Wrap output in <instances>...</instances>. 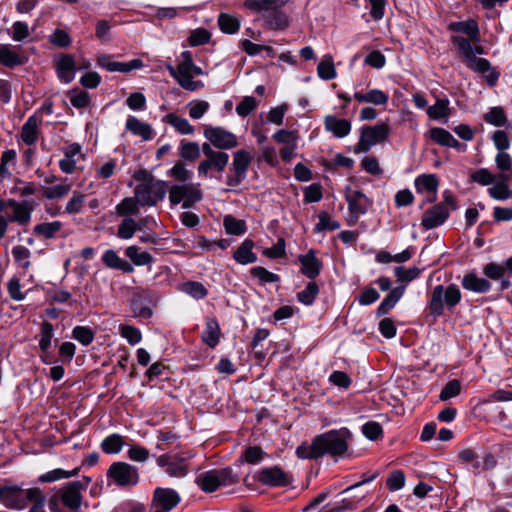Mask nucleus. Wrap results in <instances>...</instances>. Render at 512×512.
Instances as JSON below:
<instances>
[{
	"label": "nucleus",
	"mask_w": 512,
	"mask_h": 512,
	"mask_svg": "<svg viewBox=\"0 0 512 512\" xmlns=\"http://www.w3.org/2000/svg\"><path fill=\"white\" fill-rule=\"evenodd\" d=\"M448 30L466 35L452 36L451 42L457 48L466 67L475 73L482 74L490 86H494L499 78V73L491 66V63L477 55L484 54V48L480 45L481 35L477 21L467 19L455 21L448 24Z\"/></svg>",
	"instance_id": "1"
},
{
	"label": "nucleus",
	"mask_w": 512,
	"mask_h": 512,
	"mask_svg": "<svg viewBox=\"0 0 512 512\" xmlns=\"http://www.w3.org/2000/svg\"><path fill=\"white\" fill-rule=\"evenodd\" d=\"M351 433L347 428L334 429L315 437L310 444L302 443L296 449L300 459H317L326 454L343 456L349 446Z\"/></svg>",
	"instance_id": "2"
},
{
	"label": "nucleus",
	"mask_w": 512,
	"mask_h": 512,
	"mask_svg": "<svg viewBox=\"0 0 512 512\" xmlns=\"http://www.w3.org/2000/svg\"><path fill=\"white\" fill-rule=\"evenodd\" d=\"M90 482L89 478L74 480L59 488L50 498L51 512H83L81 510L82 491Z\"/></svg>",
	"instance_id": "3"
},
{
	"label": "nucleus",
	"mask_w": 512,
	"mask_h": 512,
	"mask_svg": "<svg viewBox=\"0 0 512 512\" xmlns=\"http://www.w3.org/2000/svg\"><path fill=\"white\" fill-rule=\"evenodd\" d=\"M170 75L178 84L187 91H197L204 87L200 80H193L194 76L204 75L201 67L194 64L192 53L188 50L183 51L179 57L176 67L167 66Z\"/></svg>",
	"instance_id": "4"
},
{
	"label": "nucleus",
	"mask_w": 512,
	"mask_h": 512,
	"mask_svg": "<svg viewBox=\"0 0 512 512\" xmlns=\"http://www.w3.org/2000/svg\"><path fill=\"white\" fill-rule=\"evenodd\" d=\"M134 178L139 181L134 189V195L138 197L142 206L153 207L165 198L168 192L167 182L155 179L146 171L136 173Z\"/></svg>",
	"instance_id": "5"
},
{
	"label": "nucleus",
	"mask_w": 512,
	"mask_h": 512,
	"mask_svg": "<svg viewBox=\"0 0 512 512\" xmlns=\"http://www.w3.org/2000/svg\"><path fill=\"white\" fill-rule=\"evenodd\" d=\"M461 299L462 293L456 284H439L431 291L427 308L430 315L437 318L442 316L445 310L453 311Z\"/></svg>",
	"instance_id": "6"
},
{
	"label": "nucleus",
	"mask_w": 512,
	"mask_h": 512,
	"mask_svg": "<svg viewBox=\"0 0 512 512\" xmlns=\"http://www.w3.org/2000/svg\"><path fill=\"white\" fill-rule=\"evenodd\" d=\"M239 477L230 467L213 469L199 474L196 484L205 492H214L220 486H228L237 483Z\"/></svg>",
	"instance_id": "7"
},
{
	"label": "nucleus",
	"mask_w": 512,
	"mask_h": 512,
	"mask_svg": "<svg viewBox=\"0 0 512 512\" xmlns=\"http://www.w3.org/2000/svg\"><path fill=\"white\" fill-rule=\"evenodd\" d=\"M202 152L205 156L197 167V172L201 178H211V172H224L229 162V155L224 151H217L210 147V144H202Z\"/></svg>",
	"instance_id": "8"
},
{
	"label": "nucleus",
	"mask_w": 512,
	"mask_h": 512,
	"mask_svg": "<svg viewBox=\"0 0 512 512\" xmlns=\"http://www.w3.org/2000/svg\"><path fill=\"white\" fill-rule=\"evenodd\" d=\"M203 136L210 147L217 151L232 150L239 145L238 137L222 126L204 125Z\"/></svg>",
	"instance_id": "9"
},
{
	"label": "nucleus",
	"mask_w": 512,
	"mask_h": 512,
	"mask_svg": "<svg viewBox=\"0 0 512 512\" xmlns=\"http://www.w3.org/2000/svg\"><path fill=\"white\" fill-rule=\"evenodd\" d=\"M34 205L31 202H18L13 199L0 201V211L5 214L8 222H16L19 225H28Z\"/></svg>",
	"instance_id": "10"
},
{
	"label": "nucleus",
	"mask_w": 512,
	"mask_h": 512,
	"mask_svg": "<svg viewBox=\"0 0 512 512\" xmlns=\"http://www.w3.org/2000/svg\"><path fill=\"white\" fill-rule=\"evenodd\" d=\"M390 128L386 123H378L374 126H365L361 129L359 142L355 147L356 153L368 152L376 144L387 139Z\"/></svg>",
	"instance_id": "11"
},
{
	"label": "nucleus",
	"mask_w": 512,
	"mask_h": 512,
	"mask_svg": "<svg viewBox=\"0 0 512 512\" xmlns=\"http://www.w3.org/2000/svg\"><path fill=\"white\" fill-rule=\"evenodd\" d=\"M169 201L172 205L182 203V207L188 209L202 199V192L198 186L192 183L175 184L170 188Z\"/></svg>",
	"instance_id": "12"
},
{
	"label": "nucleus",
	"mask_w": 512,
	"mask_h": 512,
	"mask_svg": "<svg viewBox=\"0 0 512 512\" xmlns=\"http://www.w3.org/2000/svg\"><path fill=\"white\" fill-rule=\"evenodd\" d=\"M35 495H38V488H0V502L9 509H24L28 505V499L33 498Z\"/></svg>",
	"instance_id": "13"
},
{
	"label": "nucleus",
	"mask_w": 512,
	"mask_h": 512,
	"mask_svg": "<svg viewBox=\"0 0 512 512\" xmlns=\"http://www.w3.org/2000/svg\"><path fill=\"white\" fill-rule=\"evenodd\" d=\"M252 161V155L245 149L233 153L232 172L226 175L225 183L229 187L239 186L246 178L247 171Z\"/></svg>",
	"instance_id": "14"
},
{
	"label": "nucleus",
	"mask_w": 512,
	"mask_h": 512,
	"mask_svg": "<svg viewBox=\"0 0 512 512\" xmlns=\"http://www.w3.org/2000/svg\"><path fill=\"white\" fill-rule=\"evenodd\" d=\"M107 475L118 486H134L139 482L138 469L126 462L111 464Z\"/></svg>",
	"instance_id": "15"
},
{
	"label": "nucleus",
	"mask_w": 512,
	"mask_h": 512,
	"mask_svg": "<svg viewBox=\"0 0 512 512\" xmlns=\"http://www.w3.org/2000/svg\"><path fill=\"white\" fill-rule=\"evenodd\" d=\"M458 457L461 463L471 465V468L475 473L493 469L497 463L492 454L487 453L482 458H479V456L470 449L462 450Z\"/></svg>",
	"instance_id": "16"
},
{
	"label": "nucleus",
	"mask_w": 512,
	"mask_h": 512,
	"mask_svg": "<svg viewBox=\"0 0 512 512\" xmlns=\"http://www.w3.org/2000/svg\"><path fill=\"white\" fill-rule=\"evenodd\" d=\"M257 479L263 485L272 487L288 486L292 482L291 476L278 466L261 469L257 473Z\"/></svg>",
	"instance_id": "17"
},
{
	"label": "nucleus",
	"mask_w": 512,
	"mask_h": 512,
	"mask_svg": "<svg viewBox=\"0 0 512 512\" xmlns=\"http://www.w3.org/2000/svg\"><path fill=\"white\" fill-rule=\"evenodd\" d=\"M27 61L28 57L20 46L0 44V65L14 68L24 65Z\"/></svg>",
	"instance_id": "18"
},
{
	"label": "nucleus",
	"mask_w": 512,
	"mask_h": 512,
	"mask_svg": "<svg viewBox=\"0 0 512 512\" xmlns=\"http://www.w3.org/2000/svg\"><path fill=\"white\" fill-rule=\"evenodd\" d=\"M97 64L99 67L106 69L109 72L128 73L132 70L140 69L143 67L141 59H132L128 62L113 61L109 55H100L97 57Z\"/></svg>",
	"instance_id": "19"
},
{
	"label": "nucleus",
	"mask_w": 512,
	"mask_h": 512,
	"mask_svg": "<svg viewBox=\"0 0 512 512\" xmlns=\"http://www.w3.org/2000/svg\"><path fill=\"white\" fill-rule=\"evenodd\" d=\"M345 198L350 213L355 217L365 214L372 205L370 199L360 190L347 188Z\"/></svg>",
	"instance_id": "20"
},
{
	"label": "nucleus",
	"mask_w": 512,
	"mask_h": 512,
	"mask_svg": "<svg viewBox=\"0 0 512 512\" xmlns=\"http://www.w3.org/2000/svg\"><path fill=\"white\" fill-rule=\"evenodd\" d=\"M449 217V209L444 203H438L427 209L423 214L421 225L426 229H433L442 225Z\"/></svg>",
	"instance_id": "21"
},
{
	"label": "nucleus",
	"mask_w": 512,
	"mask_h": 512,
	"mask_svg": "<svg viewBox=\"0 0 512 512\" xmlns=\"http://www.w3.org/2000/svg\"><path fill=\"white\" fill-rule=\"evenodd\" d=\"M298 260L301 264L300 271L310 279L316 278L322 269V262L316 257L314 250H309L306 254L299 255Z\"/></svg>",
	"instance_id": "22"
},
{
	"label": "nucleus",
	"mask_w": 512,
	"mask_h": 512,
	"mask_svg": "<svg viewBox=\"0 0 512 512\" xmlns=\"http://www.w3.org/2000/svg\"><path fill=\"white\" fill-rule=\"evenodd\" d=\"M439 186L438 178L435 174H422L415 179V187L418 193H427L428 201L436 200V193Z\"/></svg>",
	"instance_id": "23"
},
{
	"label": "nucleus",
	"mask_w": 512,
	"mask_h": 512,
	"mask_svg": "<svg viewBox=\"0 0 512 512\" xmlns=\"http://www.w3.org/2000/svg\"><path fill=\"white\" fill-rule=\"evenodd\" d=\"M324 127L325 130L332 133L336 138H344L351 131V122L337 118L334 115H327L324 118Z\"/></svg>",
	"instance_id": "24"
},
{
	"label": "nucleus",
	"mask_w": 512,
	"mask_h": 512,
	"mask_svg": "<svg viewBox=\"0 0 512 512\" xmlns=\"http://www.w3.org/2000/svg\"><path fill=\"white\" fill-rule=\"evenodd\" d=\"M465 290L474 293H486L490 291L492 285L488 279L477 276L474 272L467 273L461 281Z\"/></svg>",
	"instance_id": "25"
},
{
	"label": "nucleus",
	"mask_w": 512,
	"mask_h": 512,
	"mask_svg": "<svg viewBox=\"0 0 512 512\" xmlns=\"http://www.w3.org/2000/svg\"><path fill=\"white\" fill-rule=\"evenodd\" d=\"M76 64L71 55H63L56 61L58 78L64 83H70L75 77Z\"/></svg>",
	"instance_id": "26"
},
{
	"label": "nucleus",
	"mask_w": 512,
	"mask_h": 512,
	"mask_svg": "<svg viewBox=\"0 0 512 512\" xmlns=\"http://www.w3.org/2000/svg\"><path fill=\"white\" fill-rule=\"evenodd\" d=\"M125 129L131 134L139 136L143 141H148L153 137L151 125L140 121L135 116H128L125 123Z\"/></svg>",
	"instance_id": "27"
},
{
	"label": "nucleus",
	"mask_w": 512,
	"mask_h": 512,
	"mask_svg": "<svg viewBox=\"0 0 512 512\" xmlns=\"http://www.w3.org/2000/svg\"><path fill=\"white\" fill-rule=\"evenodd\" d=\"M221 336V330L219 323L216 318L209 317L206 319L205 328L202 332L201 339L202 341L210 348H215Z\"/></svg>",
	"instance_id": "28"
},
{
	"label": "nucleus",
	"mask_w": 512,
	"mask_h": 512,
	"mask_svg": "<svg viewBox=\"0 0 512 512\" xmlns=\"http://www.w3.org/2000/svg\"><path fill=\"white\" fill-rule=\"evenodd\" d=\"M154 497L162 507L160 511L165 512H169L180 502L178 493L173 489L168 488H157L155 490Z\"/></svg>",
	"instance_id": "29"
},
{
	"label": "nucleus",
	"mask_w": 512,
	"mask_h": 512,
	"mask_svg": "<svg viewBox=\"0 0 512 512\" xmlns=\"http://www.w3.org/2000/svg\"><path fill=\"white\" fill-rule=\"evenodd\" d=\"M353 97L359 103H369L377 106H386L389 101L388 93L380 89H371L366 93L355 92Z\"/></svg>",
	"instance_id": "30"
},
{
	"label": "nucleus",
	"mask_w": 512,
	"mask_h": 512,
	"mask_svg": "<svg viewBox=\"0 0 512 512\" xmlns=\"http://www.w3.org/2000/svg\"><path fill=\"white\" fill-rule=\"evenodd\" d=\"M104 265L111 269L120 270L124 273H132L134 268L131 263L122 259L114 250L109 249L102 255Z\"/></svg>",
	"instance_id": "31"
},
{
	"label": "nucleus",
	"mask_w": 512,
	"mask_h": 512,
	"mask_svg": "<svg viewBox=\"0 0 512 512\" xmlns=\"http://www.w3.org/2000/svg\"><path fill=\"white\" fill-rule=\"evenodd\" d=\"M253 248L254 242L251 239H245L234 251V260L241 265L255 263L257 261V255L253 252Z\"/></svg>",
	"instance_id": "32"
},
{
	"label": "nucleus",
	"mask_w": 512,
	"mask_h": 512,
	"mask_svg": "<svg viewBox=\"0 0 512 512\" xmlns=\"http://www.w3.org/2000/svg\"><path fill=\"white\" fill-rule=\"evenodd\" d=\"M40 123L41 121L35 115H32L22 126L21 139L26 145H33L37 142Z\"/></svg>",
	"instance_id": "33"
},
{
	"label": "nucleus",
	"mask_w": 512,
	"mask_h": 512,
	"mask_svg": "<svg viewBox=\"0 0 512 512\" xmlns=\"http://www.w3.org/2000/svg\"><path fill=\"white\" fill-rule=\"evenodd\" d=\"M406 290V285H400L393 288L388 295L383 299L377 308V314L379 316L385 315L391 310L397 302L402 298Z\"/></svg>",
	"instance_id": "34"
},
{
	"label": "nucleus",
	"mask_w": 512,
	"mask_h": 512,
	"mask_svg": "<svg viewBox=\"0 0 512 512\" xmlns=\"http://www.w3.org/2000/svg\"><path fill=\"white\" fill-rule=\"evenodd\" d=\"M288 2L289 0H245L244 7L255 12L277 11Z\"/></svg>",
	"instance_id": "35"
},
{
	"label": "nucleus",
	"mask_w": 512,
	"mask_h": 512,
	"mask_svg": "<svg viewBox=\"0 0 512 512\" xmlns=\"http://www.w3.org/2000/svg\"><path fill=\"white\" fill-rule=\"evenodd\" d=\"M125 255L136 266H145L153 262L152 255L147 251L141 250V248L136 245L126 247Z\"/></svg>",
	"instance_id": "36"
},
{
	"label": "nucleus",
	"mask_w": 512,
	"mask_h": 512,
	"mask_svg": "<svg viewBox=\"0 0 512 512\" xmlns=\"http://www.w3.org/2000/svg\"><path fill=\"white\" fill-rule=\"evenodd\" d=\"M202 147L200 148L197 142L188 140H181L178 148L179 155L182 159L190 162L196 161L201 155Z\"/></svg>",
	"instance_id": "37"
},
{
	"label": "nucleus",
	"mask_w": 512,
	"mask_h": 512,
	"mask_svg": "<svg viewBox=\"0 0 512 512\" xmlns=\"http://www.w3.org/2000/svg\"><path fill=\"white\" fill-rule=\"evenodd\" d=\"M140 206L142 205L139 202L138 197L134 195L133 197L124 198L120 203L116 205L115 210L119 216L126 218L130 215L139 214Z\"/></svg>",
	"instance_id": "38"
},
{
	"label": "nucleus",
	"mask_w": 512,
	"mask_h": 512,
	"mask_svg": "<svg viewBox=\"0 0 512 512\" xmlns=\"http://www.w3.org/2000/svg\"><path fill=\"white\" fill-rule=\"evenodd\" d=\"M164 121L182 135H191L195 131L194 127L186 118L180 117L174 113L167 114Z\"/></svg>",
	"instance_id": "39"
},
{
	"label": "nucleus",
	"mask_w": 512,
	"mask_h": 512,
	"mask_svg": "<svg viewBox=\"0 0 512 512\" xmlns=\"http://www.w3.org/2000/svg\"><path fill=\"white\" fill-rule=\"evenodd\" d=\"M317 75L320 79L328 81L336 78L337 71L335 69L333 57L326 54L322 57L317 66Z\"/></svg>",
	"instance_id": "40"
},
{
	"label": "nucleus",
	"mask_w": 512,
	"mask_h": 512,
	"mask_svg": "<svg viewBox=\"0 0 512 512\" xmlns=\"http://www.w3.org/2000/svg\"><path fill=\"white\" fill-rule=\"evenodd\" d=\"M427 114L431 119H444V122L446 123L450 115L449 100L437 99L434 105L427 108Z\"/></svg>",
	"instance_id": "41"
},
{
	"label": "nucleus",
	"mask_w": 512,
	"mask_h": 512,
	"mask_svg": "<svg viewBox=\"0 0 512 512\" xmlns=\"http://www.w3.org/2000/svg\"><path fill=\"white\" fill-rule=\"evenodd\" d=\"M139 224L131 217L124 218L117 228V237L122 240L131 239L136 231H139Z\"/></svg>",
	"instance_id": "42"
},
{
	"label": "nucleus",
	"mask_w": 512,
	"mask_h": 512,
	"mask_svg": "<svg viewBox=\"0 0 512 512\" xmlns=\"http://www.w3.org/2000/svg\"><path fill=\"white\" fill-rule=\"evenodd\" d=\"M218 24L221 31L227 34H235L240 28V20L227 13H221L218 16Z\"/></svg>",
	"instance_id": "43"
},
{
	"label": "nucleus",
	"mask_w": 512,
	"mask_h": 512,
	"mask_svg": "<svg viewBox=\"0 0 512 512\" xmlns=\"http://www.w3.org/2000/svg\"><path fill=\"white\" fill-rule=\"evenodd\" d=\"M124 445V438L119 434H111L107 436L101 443V448L106 454L119 453Z\"/></svg>",
	"instance_id": "44"
},
{
	"label": "nucleus",
	"mask_w": 512,
	"mask_h": 512,
	"mask_svg": "<svg viewBox=\"0 0 512 512\" xmlns=\"http://www.w3.org/2000/svg\"><path fill=\"white\" fill-rule=\"evenodd\" d=\"M39 348L41 352L46 353L49 348L51 347L52 338L54 336V328L53 325L48 322L44 321L41 324L40 332H39Z\"/></svg>",
	"instance_id": "45"
},
{
	"label": "nucleus",
	"mask_w": 512,
	"mask_h": 512,
	"mask_svg": "<svg viewBox=\"0 0 512 512\" xmlns=\"http://www.w3.org/2000/svg\"><path fill=\"white\" fill-rule=\"evenodd\" d=\"M265 456V452L262 450V448L258 446H251L246 448L241 457L239 458L238 462L243 463L247 462L249 464H257L260 463Z\"/></svg>",
	"instance_id": "46"
},
{
	"label": "nucleus",
	"mask_w": 512,
	"mask_h": 512,
	"mask_svg": "<svg viewBox=\"0 0 512 512\" xmlns=\"http://www.w3.org/2000/svg\"><path fill=\"white\" fill-rule=\"evenodd\" d=\"M420 273L421 270L415 266L410 268L398 266L394 270V274L397 277V281L400 283H405V285L418 278Z\"/></svg>",
	"instance_id": "47"
},
{
	"label": "nucleus",
	"mask_w": 512,
	"mask_h": 512,
	"mask_svg": "<svg viewBox=\"0 0 512 512\" xmlns=\"http://www.w3.org/2000/svg\"><path fill=\"white\" fill-rule=\"evenodd\" d=\"M485 122L496 127L504 126L507 118L502 107H493L483 116Z\"/></svg>",
	"instance_id": "48"
},
{
	"label": "nucleus",
	"mask_w": 512,
	"mask_h": 512,
	"mask_svg": "<svg viewBox=\"0 0 512 512\" xmlns=\"http://www.w3.org/2000/svg\"><path fill=\"white\" fill-rule=\"evenodd\" d=\"M319 293V287L315 282H309L304 290L297 294V299L300 303L310 306L313 304L316 296Z\"/></svg>",
	"instance_id": "49"
},
{
	"label": "nucleus",
	"mask_w": 512,
	"mask_h": 512,
	"mask_svg": "<svg viewBox=\"0 0 512 512\" xmlns=\"http://www.w3.org/2000/svg\"><path fill=\"white\" fill-rule=\"evenodd\" d=\"M62 224L60 221L45 222L38 224L34 227V232L43 236L46 239L53 238L55 234L61 229Z\"/></svg>",
	"instance_id": "50"
},
{
	"label": "nucleus",
	"mask_w": 512,
	"mask_h": 512,
	"mask_svg": "<svg viewBox=\"0 0 512 512\" xmlns=\"http://www.w3.org/2000/svg\"><path fill=\"white\" fill-rule=\"evenodd\" d=\"M16 165V152L15 150H6L2 153L0 161V177L5 178L10 176V168Z\"/></svg>",
	"instance_id": "51"
},
{
	"label": "nucleus",
	"mask_w": 512,
	"mask_h": 512,
	"mask_svg": "<svg viewBox=\"0 0 512 512\" xmlns=\"http://www.w3.org/2000/svg\"><path fill=\"white\" fill-rule=\"evenodd\" d=\"M223 223L226 232L230 235H242L246 232L245 222L243 220L236 219L231 215H227L224 218Z\"/></svg>",
	"instance_id": "52"
},
{
	"label": "nucleus",
	"mask_w": 512,
	"mask_h": 512,
	"mask_svg": "<svg viewBox=\"0 0 512 512\" xmlns=\"http://www.w3.org/2000/svg\"><path fill=\"white\" fill-rule=\"evenodd\" d=\"M167 174L181 184L188 183L191 178V171L186 168L183 162H177Z\"/></svg>",
	"instance_id": "53"
},
{
	"label": "nucleus",
	"mask_w": 512,
	"mask_h": 512,
	"mask_svg": "<svg viewBox=\"0 0 512 512\" xmlns=\"http://www.w3.org/2000/svg\"><path fill=\"white\" fill-rule=\"evenodd\" d=\"M182 291L195 299H203L207 295V289L200 282L189 281L182 285Z\"/></svg>",
	"instance_id": "54"
},
{
	"label": "nucleus",
	"mask_w": 512,
	"mask_h": 512,
	"mask_svg": "<svg viewBox=\"0 0 512 512\" xmlns=\"http://www.w3.org/2000/svg\"><path fill=\"white\" fill-rule=\"evenodd\" d=\"M429 137L438 145L448 147L453 135L444 128L434 127L429 130Z\"/></svg>",
	"instance_id": "55"
},
{
	"label": "nucleus",
	"mask_w": 512,
	"mask_h": 512,
	"mask_svg": "<svg viewBox=\"0 0 512 512\" xmlns=\"http://www.w3.org/2000/svg\"><path fill=\"white\" fill-rule=\"evenodd\" d=\"M71 191V184H58L55 186L46 187L43 190V196L46 199H60Z\"/></svg>",
	"instance_id": "56"
},
{
	"label": "nucleus",
	"mask_w": 512,
	"mask_h": 512,
	"mask_svg": "<svg viewBox=\"0 0 512 512\" xmlns=\"http://www.w3.org/2000/svg\"><path fill=\"white\" fill-rule=\"evenodd\" d=\"M250 274L257 278L261 283H275L280 280V277L277 274L272 273L261 266L251 268Z\"/></svg>",
	"instance_id": "57"
},
{
	"label": "nucleus",
	"mask_w": 512,
	"mask_h": 512,
	"mask_svg": "<svg viewBox=\"0 0 512 512\" xmlns=\"http://www.w3.org/2000/svg\"><path fill=\"white\" fill-rule=\"evenodd\" d=\"M188 107H189V116L193 120H198V119L202 118L207 113V111L210 108V104L205 100H197V101L190 102Z\"/></svg>",
	"instance_id": "58"
},
{
	"label": "nucleus",
	"mask_w": 512,
	"mask_h": 512,
	"mask_svg": "<svg viewBox=\"0 0 512 512\" xmlns=\"http://www.w3.org/2000/svg\"><path fill=\"white\" fill-rule=\"evenodd\" d=\"M12 255L15 261L23 268L28 269L30 267V255L31 252L25 246H15L12 249Z\"/></svg>",
	"instance_id": "59"
},
{
	"label": "nucleus",
	"mask_w": 512,
	"mask_h": 512,
	"mask_svg": "<svg viewBox=\"0 0 512 512\" xmlns=\"http://www.w3.org/2000/svg\"><path fill=\"white\" fill-rule=\"evenodd\" d=\"M340 227V224L338 221L333 220L330 215L326 212H321L319 214V221L315 225V231L321 232L324 230L334 231L337 230Z\"/></svg>",
	"instance_id": "60"
},
{
	"label": "nucleus",
	"mask_w": 512,
	"mask_h": 512,
	"mask_svg": "<svg viewBox=\"0 0 512 512\" xmlns=\"http://www.w3.org/2000/svg\"><path fill=\"white\" fill-rule=\"evenodd\" d=\"M471 180L482 186H489L496 181V176L487 168H481L471 174Z\"/></svg>",
	"instance_id": "61"
},
{
	"label": "nucleus",
	"mask_w": 512,
	"mask_h": 512,
	"mask_svg": "<svg viewBox=\"0 0 512 512\" xmlns=\"http://www.w3.org/2000/svg\"><path fill=\"white\" fill-rule=\"evenodd\" d=\"M120 334L125 338L130 345H136L142 340L140 330L131 325H121Z\"/></svg>",
	"instance_id": "62"
},
{
	"label": "nucleus",
	"mask_w": 512,
	"mask_h": 512,
	"mask_svg": "<svg viewBox=\"0 0 512 512\" xmlns=\"http://www.w3.org/2000/svg\"><path fill=\"white\" fill-rule=\"evenodd\" d=\"M72 336L82 345H89L94 340L93 331L85 326H76L72 331Z\"/></svg>",
	"instance_id": "63"
},
{
	"label": "nucleus",
	"mask_w": 512,
	"mask_h": 512,
	"mask_svg": "<svg viewBox=\"0 0 512 512\" xmlns=\"http://www.w3.org/2000/svg\"><path fill=\"white\" fill-rule=\"evenodd\" d=\"M258 106V101L252 96H245L236 106V112L241 117L248 116Z\"/></svg>",
	"instance_id": "64"
}]
</instances>
